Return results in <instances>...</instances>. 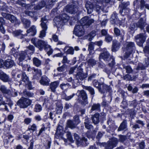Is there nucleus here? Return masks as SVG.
<instances>
[{
  "mask_svg": "<svg viewBox=\"0 0 149 149\" xmlns=\"http://www.w3.org/2000/svg\"><path fill=\"white\" fill-rule=\"evenodd\" d=\"M110 22L112 24H117L120 23V21L117 17V15L116 13H113L112 14L110 18Z\"/></svg>",
  "mask_w": 149,
  "mask_h": 149,
  "instance_id": "19",
  "label": "nucleus"
},
{
  "mask_svg": "<svg viewBox=\"0 0 149 149\" xmlns=\"http://www.w3.org/2000/svg\"><path fill=\"white\" fill-rule=\"evenodd\" d=\"M59 84V82L58 81H55L51 83L50 85V88L51 91L53 92H55L56 91V89Z\"/></svg>",
  "mask_w": 149,
  "mask_h": 149,
  "instance_id": "27",
  "label": "nucleus"
},
{
  "mask_svg": "<svg viewBox=\"0 0 149 149\" xmlns=\"http://www.w3.org/2000/svg\"><path fill=\"white\" fill-rule=\"evenodd\" d=\"M48 19V17L47 16H45L41 18V26L42 29H46L47 28V23Z\"/></svg>",
  "mask_w": 149,
  "mask_h": 149,
  "instance_id": "18",
  "label": "nucleus"
},
{
  "mask_svg": "<svg viewBox=\"0 0 149 149\" xmlns=\"http://www.w3.org/2000/svg\"><path fill=\"white\" fill-rule=\"evenodd\" d=\"M100 0H94V1L96 3L95 5L96 11L98 13L101 11H103V8L102 6V3L100 2Z\"/></svg>",
  "mask_w": 149,
  "mask_h": 149,
  "instance_id": "20",
  "label": "nucleus"
},
{
  "mask_svg": "<svg viewBox=\"0 0 149 149\" xmlns=\"http://www.w3.org/2000/svg\"><path fill=\"white\" fill-rule=\"evenodd\" d=\"M118 142L117 139L116 138H112L110 139L107 143H100V146H104L106 149H113L116 146Z\"/></svg>",
  "mask_w": 149,
  "mask_h": 149,
  "instance_id": "3",
  "label": "nucleus"
},
{
  "mask_svg": "<svg viewBox=\"0 0 149 149\" xmlns=\"http://www.w3.org/2000/svg\"><path fill=\"white\" fill-rule=\"evenodd\" d=\"M100 105L99 104H93L92 106L91 109V111L97 110L98 111L100 110Z\"/></svg>",
  "mask_w": 149,
  "mask_h": 149,
  "instance_id": "41",
  "label": "nucleus"
},
{
  "mask_svg": "<svg viewBox=\"0 0 149 149\" xmlns=\"http://www.w3.org/2000/svg\"><path fill=\"white\" fill-rule=\"evenodd\" d=\"M0 90L2 93L4 95L5 97H6V95H10L13 96V95L10 94V90L7 89L5 86L2 85H1L0 87Z\"/></svg>",
  "mask_w": 149,
  "mask_h": 149,
  "instance_id": "21",
  "label": "nucleus"
},
{
  "mask_svg": "<svg viewBox=\"0 0 149 149\" xmlns=\"http://www.w3.org/2000/svg\"><path fill=\"white\" fill-rule=\"evenodd\" d=\"M25 13L26 15L29 16L31 17H33L34 15V12L29 10L25 11Z\"/></svg>",
  "mask_w": 149,
  "mask_h": 149,
  "instance_id": "60",
  "label": "nucleus"
},
{
  "mask_svg": "<svg viewBox=\"0 0 149 149\" xmlns=\"http://www.w3.org/2000/svg\"><path fill=\"white\" fill-rule=\"evenodd\" d=\"M37 129V126L35 124L33 123L32 125L29 126L27 131H32L33 132L35 131Z\"/></svg>",
  "mask_w": 149,
  "mask_h": 149,
  "instance_id": "44",
  "label": "nucleus"
},
{
  "mask_svg": "<svg viewBox=\"0 0 149 149\" xmlns=\"http://www.w3.org/2000/svg\"><path fill=\"white\" fill-rule=\"evenodd\" d=\"M87 77V74L83 72L82 69L80 67L77 68V74L76 76L77 79H79L81 80H84Z\"/></svg>",
  "mask_w": 149,
  "mask_h": 149,
  "instance_id": "11",
  "label": "nucleus"
},
{
  "mask_svg": "<svg viewBox=\"0 0 149 149\" xmlns=\"http://www.w3.org/2000/svg\"><path fill=\"white\" fill-rule=\"evenodd\" d=\"M79 82V81L78 80V79H74L72 80V84L74 87H76L78 85V84Z\"/></svg>",
  "mask_w": 149,
  "mask_h": 149,
  "instance_id": "59",
  "label": "nucleus"
},
{
  "mask_svg": "<svg viewBox=\"0 0 149 149\" xmlns=\"http://www.w3.org/2000/svg\"><path fill=\"white\" fill-rule=\"evenodd\" d=\"M145 20L142 18H141L139 21L136 24L137 27L141 29H143L146 25Z\"/></svg>",
  "mask_w": 149,
  "mask_h": 149,
  "instance_id": "24",
  "label": "nucleus"
},
{
  "mask_svg": "<svg viewBox=\"0 0 149 149\" xmlns=\"http://www.w3.org/2000/svg\"><path fill=\"white\" fill-rule=\"evenodd\" d=\"M96 3H94L93 4L90 2H87L86 4V8L87 9V13L88 14L91 13L93 11V8H95L96 11V9L95 7Z\"/></svg>",
  "mask_w": 149,
  "mask_h": 149,
  "instance_id": "13",
  "label": "nucleus"
},
{
  "mask_svg": "<svg viewBox=\"0 0 149 149\" xmlns=\"http://www.w3.org/2000/svg\"><path fill=\"white\" fill-rule=\"evenodd\" d=\"M71 85L68 83L66 84L62 83L61 84L60 86L61 88L63 90H66L69 88Z\"/></svg>",
  "mask_w": 149,
  "mask_h": 149,
  "instance_id": "38",
  "label": "nucleus"
},
{
  "mask_svg": "<svg viewBox=\"0 0 149 149\" xmlns=\"http://www.w3.org/2000/svg\"><path fill=\"white\" fill-rule=\"evenodd\" d=\"M122 4L123 5V7L124 8L122 9H120V13L122 15H124L125 14V11L127 10V9L125 8H126L127 6L129 5V2H123L122 3Z\"/></svg>",
  "mask_w": 149,
  "mask_h": 149,
  "instance_id": "37",
  "label": "nucleus"
},
{
  "mask_svg": "<svg viewBox=\"0 0 149 149\" xmlns=\"http://www.w3.org/2000/svg\"><path fill=\"white\" fill-rule=\"evenodd\" d=\"M63 107L61 104H60L58 105L57 106L56 108V113L60 114L61 113L62 111V109Z\"/></svg>",
  "mask_w": 149,
  "mask_h": 149,
  "instance_id": "49",
  "label": "nucleus"
},
{
  "mask_svg": "<svg viewBox=\"0 0 149 149\" xmlns=\"http://www.w3.org/2000/svg\"><path fill=\"white\" fill-rule=\"evenodd\" d=\"M23 31L20 30H16L12 32L13 36L15 37H17L20 39L24 38V35L22 34Z\"/></svg>",
  "mask_w": 149,
  "mask_h": 149,
  "instance_id": "16",
  "label": "nucleus"
},
{
  "mask_svg": "<svg viewBox=\"0 0 149 149\" xmlns=\"http://www.w3.org/2000/svg\"><path fill=\"white\" fill-rule=\"evenodd\" d=\"M10 94L13 95V96L10 95H8L9 97H15L17 96V92L14 90V92L13 91H11L10 90Z\"/></svg>",
  "mask_w": 149,
  "mask_h": 149,
  "instance_id": "58",
  "label": "nucleus"
},
{
  "mask_svg": "<svg viewBox=\"0 0 149 149\" xmlns=\"http://www.w3.org/2000/svg\"><path fill=\"white\" fill-rule=\"evenodd\" d=\"M64 51L68 54L73 55L74 53V49L71 47H65L64 49Z\"/></svg>",
  "mask_w": 149,
  "mask_h": 149,
  "instance_id": "30",
  "label": "nucleus"
},
{
  "mask_svg": "<svg viewBox=\"0 0 149 149\" xmlns=\"http://www.w3.org/2000/svg\"><path fill=\"white\" fill-rule=\"evenodd\" d=\"M49 80L46 76H44L42 77L40 81L41 84L44 85H48L49 84Z\"/></svg>",
  "mask_w": 149,
  "mask_h": 149,
  "instance_id": "31",
  "label": "nucleus"
},
{
  "mask_svg": "<svg viewBox=\"0 0 149 149\" xmlns=\"http://www.w3.org/2000/svg\"><path fill=\"white\" fill-rule=\"evenodd\" d=\"M99 114L96 113L92 117L93 122L95 124H97L99 123Z\"/></svg>",
  "mask_w": 149,
  "mask_h": 149,
  "instance_id": "33",
  "label": "nucleus"
},
{
  "mask_svg": "<svg viewBox=\"0 0 149 149\" xmlns=\"http://www.w3.org/2000/svg\"><path fill=\"white\" fill-rule=\"evenodd\" d=\"M31 42L34 45L38 48L39 50L42 51L44 48V49L46 48L49 47L47 41L42 40H38L37 38H33L31 40Z\"/></svg>",
  "mask_w": 149,
  "mask_h": 149,
  "instance_id": "1",
  "label": "nucleus"
},
{
  "mask_svg": "<svg viewBox=\"0 0 149 149\" xmlns=\"http://www.w3.org/2000/svg\"><path fill=\"white\" fill-rule=\"evenodd\" d=\"M31 103V101L29 99L22 97L17 102V104L20 108H26L30 105Z\"/></svg>",
  "mask_w": 149,
  "mask_h": 149,
  "instance_id": "5",
  "label": "nucleus"
},
{
  "mask_svg": "<svg viewBox=\"0 0 149 149\" xmlns=\"http://www.w3.org/2000/svg\"><path fill=\"white\" fill-rule=\"evenodd\" d=\"M88 143L87 139L85 137H83L77 143V145L78 146L82 145L83 146H86Z\"/></svg>",
  "mask_w": 149,
  "mask_h": 149,
  "instance_id": "25",
  "label": "nucleus"
},
{
  "mask_svg": "<svg viewBox=\"0 0 149 149\" xmlns=\"http://www.w3.org/2000/svg\"><path fill=\"white\" fill-rule=\"evenodd\" d=\"M0 79L4 82H9L10 80L8 75L3 72L0 73Z\"/></svg>",
  "mask_w": 149,
  "mask_h": 149,
  "instance_id": "22",
  "label": "nucleus"
},
{
  "mask_svg": "<svg viewBox=\"0 0 149 149\" xmlns=\"http://www.w3.org/2000/svg\"><path fill=\"white\" fill-rule=\"evenodd\" d=\"M77 10V7L72 5L70 6H67L65 8V10L70 13H74L76 12Z\"/></svg>",
  "mask_w": 149,
  "mask_h": 149,
  "instance_id": "15",
  "label": "nucleus"
},
{
  "mask_svg": "<svg viewBox=\"0 0 149 149\" xmlns=\"http://www.w3.org/2000/svg\"><path fill=\"white\" fill-rule=\"evenodd\" d=\"M77 94L78 96H80L81 97L82 101L81 102V104H82L85 105L88 104L87 95L84 90L78 91Z\"/></svg>",
  "mask_w": 149,
  "mask_h": 149,
  "instance_id": "9",
  "label": "nucleus"
},
{
  "mask_svg": "<svg viewBox=\"0 0 149 149\" xmlns=\"http://www.w3.org/2000/svg\"><path fill=\"white\" fill-rule=\"evenodd\" d=\"M63 130V127L61 125H58L57 127L56 133L57 134H61Z\"/></svg>",
  "mask_w": 149,
  "mask_h": 149,
  "instance_id": "48",
  "label": "nucleus"
},
{
  "mask_svg": "<svg viewBox=\"0 0 149 149\" xmlns=\"http://www.w3.org/2000/svg\"><path fill=\"white\" fill-rule=\"evenodd\" d=\"M5 24V22L3 18L0 17V31L3 34L5 33V30L3 27V25Z\"/></svg>",
  "mask_w": 149,
  "mask_h": 149,
  "instance_id": "29",
  "label": "nucleus"
},
{
  "mask_svg": "<svg viewBox=\"0 0 149 149\" xmlns=\"http://www.w3.org/2000/svg\"><path fill=\"white\" fill-rule=\"evenodd\" d=\"M120 43L116 40H113V44L111 50L113 52L117 51L120 47Z\"/></svg>",
  "mask_w": 149,
  "mask_h": 149,
  "instance_id": "17",
  "label": "nucleus"
},
{
  "mask_svg": "<svg viewBox=\"0 0 149 149\" xmlns=\"http://www.w3.org/2000/svg\"><path fill=\"white\" fill-rule=\"evenodd\" d=\"M95 36V31H92L87 36L89 38V40L91 41L92 40V39Z\"/></svg>",
  "mask_w": 149,
  "mask_h": 149,
  "instance_id": "50",
  "label": "nucleus"
},
{
  "mask_svg": "<svg viewBox=\"0 0 149 149\" xmlns=\"http://www.w3.org/2000/svg\"><path fill=\"white\" fill-rule=\"evenodd\" d=\"M49 47L46 48V49H45V50L46 51H47V54L48 56H50L52 53L53 50L51 48V46L49 45Z\"/></svg>",
  "mask_w": 149,
  "mask_h": 149,
  "instance_id": "55",
  "label": "nucleus"
},
{
  "mask_svg": "<svg viewBox=\"0 0 149 149\" xmlns=\"http://www.w3.org/2000/svg\"><path fill=\"white\" fill-rule=\"evenodd\" d=\"M143 52L146 55L149 54V46H146L143 48Z\"/></svg>",
  "mask_w": 149,
  "mask_h": 149,
  "instance_id": "57",
  "label": "nucleus"
},
{
  "mask_svg": "<svg viewBox=\"0 0 149 149\" xmlns=\"http://www.w3.org/2000/svg\"><path fill=\"white\" fill-rule=\"evenodd\" d=\"M22 21L26 27H28L30 26L31 22L29 20L23 18L22 19Z\"/></svg>",
  "mask_w": 149,
  "mask_h": 149,
  "instance_id": "46",
  "label": "nucleus"
},
{
  "mask_svg": "<svg viewBox=\"0 0 149 149\" xmlns=\"http://www.w3.org/2000/svg\"><path fill=\"white\" fill-rule=\"evenodd\" d=\"M149 65V58H148L146 60V64L144 65H142L140 64L139 65L138 67L137 68V70L144 69L146 67H147Z\"/></svg>",
  "mask_w": 149,
  "mask_h": 149,
  "instance_id": "35",
  "label": "nucleus"
},
{
  "mask_svg": "<svg viewBox=\"0 0 149 149\" xmlns=\"http://www.w3.org/2000/svg\"><path fill=\"white\" fill-rule=\"evenodd\" d=\"M67 125L71 129L74 128L76 126V125L71 120H68V121Z\"/></svg>",
  "mask_w": 149,
  "mask_h": 149,
  "instance_id": "40",
  "label": "nucleus"
},
{
  "mask_svg": "<svg viewBox=\"0 0 149 149\" xmlns=\"http://www.w3.org/2000/svg\"><path fill=\"white\" fill-rule=\"evenodd\" d=\"M96 64V61L92 58L90 59L88 61V64L89 67L93 66Z\"/></svg>",
  "mask_w": 149,
  "mask_h": 149,
  "instance_id": "43",
  "label": "nucleus"
},
{
  "mask_svg": "<svg viewBox=\"0 0 149 149\" xmlns=\"http://www.w3.org/2000/svg\"><path fill=\"white\" fill-rule=\"evenodd\" d=\"M47 28L46 29H43L40 31L39 37L40 38H42L45 36L46 34L45 31L47 30Z\"/></svg>",
  "mask_w": 149,
  "mask_h": 149,
  "instance_id": "54",
  "label": "nucleus"
},
{
  "mask_svg": "<svg viewBox=\"0 0 149 149\" xmlns=\"http://www.w3.org/2000/svg\"><path fill=\"white\" fill-rule=\"evenodd\" d=\"M31 121V119L29 118H26L24 119V122L27 125L30 124Z\"/></svg>",
  "mask_w": 149,
  "mask_h": 149,
  "instance_id": "62",
  "label": "nucleus"
},
{
  "mask_svg": "<svg viewBox=\"0 0 149 149\" xmlns=\"http://www.w3.org/2000/svg\"><path fill=\"white\" fill-rule=\"evenodd\" d=\"M127 127V121L125 120H123L120 124L118 129V131H121L126 129Z\"/></svg>",
  "mask_w": 149,
  "mask_h": 149,
  "instance_id": "32",
  "label": "nucleus"
},
{
  "mask_svg": "<svg viewBox=\"0 0 149 149\" xmlns=\"http://www.w3.org/2000/svg\"><path fill=\"white\" fill-rule=\"evenodd\" d=\"M83 26L82 25H76L74 28V33L78 37H81L83 36L84 34Z\"/></svg>",
  "mask_w": 149,
  "mask_h": 149,
  "instance_id": "10",
  "label": "nucleus"
},
{
  "mask_svg": "<svg viewBox=\"0 0 149 149\" xmlns=\"http://www.w3.org/2000/svg\"><path fill=\"white\" fill-rule=\"evenodd\" d=\"M112 40V36L109 34L107 35L105 38L106 41L107 42H111Z\"/></svg>",
  "mask_w": 149,
  "mask_h": 149,
  "instance_id": "56",
  "label": "nucleus"
},
{
  "mask_svg": "<svg viewBox=\"0 0 149 149\" xmlns=\"http://www.w3.org/2000/svg\"><path fill=\"white\" fill-rule=\"evenodd\" d=\"M94 20L93 19H90L88 16H85L82 18L80 21L81 24L84 26H89L93 23Z\"/></svg>",
  "mask_w": 149,
  "mask_h": 149,
  "instance_id": "12",
  "label": "nucleus"
},
{
  "mask_svg": "<svg viewBox=\"0 0 149 149\" xmlns=\"http://www.w3.org/2000/svg\"><path fill=\"white\" fill-rule=\"evenodd\" d=\"M65 66L63 65L61 67L57 68V70L59 72H62L65 70Z\"/></svg>",
  "mask_w": 149,
  "mask_h": 149,
  "instance_id": "63",
  "label": "nucleus"
},
{
  "mask_svg": "<svg viewBox=\"0 0 149 149\" xmlns=\"http://www.w3.org/2000/svg\"><path fill=\"white\" fill-rule=\"evenodd\" d=\"M42 110V107L39 104H37L36 105L34 108V111L36 112H39Z\"/></svg>",
  "mask_w": 149,
  "mask_h": 149,
  "instance_id": "47",
  "label": "nucleus"
},
{
  "mask_svg": "<svg viewBox=\"0 0 149 149\" xmlns=\"http://www.w3.org/2000/svg\"><path fill=\"white\" fill-rule=\"evenodd\" d=\"M147 36L145 33H139L135 36L137 44L140 47L143 46V44L146 39Z\"/></svg>",
  "mask_w": 149,
  "mask_h": 149,
  "instance_id": "6",
  "label": "nucleus"
},
{
  "mask_svg": "<svg viewBox=\"0 0 149 149\" xmlns=\"http://www.w3.org/2000/svg\"><path fill=\"white\" fill-rule=\"evenodd\" d=\"M4 66L7 68H10L15 65L14 61L11 59H8L6 60L3 63Z\"/></svg>",
  "mask_w": 149,
  "mask_h": 149,
  "instance_id": "23",
  "label": "nucleus"
},
{
  "mask_svg": "<svg viewBox=\"0 0 149 149\" xmlns=\"http://www.w3.org/2000/svg\"><path fill=\"white\" fill-rule=\"evenodd\" d=\"M21 81L24 82L26 84H29V78L25 73H23L22 74Z\"/></svg>",
  "mask_w": 149,
  "mask_h": 149,
  "instance_id": "36",
  "label": "nucleus"
},
{
  "mask_svg": "<svg viewBox=\"0 0 149 149\" xmlns=\"http://www.w3.org/2000/svg\"><path fill=\"white\" fill-rule=\"evenodd\" d=\"M66 135L67 136L68 139L71 142L73 143L74 142V140L72 139V137L71 135V133L70 132H67Z\"/></svg>",
  "mask_w": 149,
  "mask_h": 149,
  "instance_id": "51",
  "label": "nucleus"
},
{
  "mask_svg": "<svg viewBox=\"0 0 149 149\" xmlns=\"http://www.w3.org/2000/svg\"><path fill=\"white\" fill-rule=\"evenodd\" d=\"M109 60L111 61L110 63H109V65L111 67H113L115 64L114 60L112 57Z\"/></svg>",
  "mask_w": 149,
  "mask_h": 149,
  "instance_id": "61",
  "label": "nucleus"
},
{
  "mask_svg": "<svg viewBox=\"0 0 149 149\" xmlns=\"http://www.w3.org/2000/svg\"><path fill=\"white\" fill-rule=\"evenodd\" d=\"M126 49L127 50L124 55V57L126 58H129L131 54L134 52L135 50L134 44L132 42H127L126 44Z\"/></svg>",
  "mask_w": 149,
  "mask_h": 149,
  "instance_id": "2",
  "label": "nucleus"
},
{
  "mask_svg": "<svg viewBox=\"0 0 149 149\" xmlns=\"http://www.w3.org/2000/svg\"><path fill=\"white\" fill-rule=\"evenodd\" d=\"M29 50H25V51L21 52L18 55L19 62L18 64L21 66H22L23 64L22 61L24 60H30L31 58L30 56L28 54L29 53Z\"/></svg>",
  "mask_w": 149,
  "mask_h": 149,
  "instance_id": "4",
  "label": "nucleus"
},
{
  "mask_svg": "<svg viewBox=\"0 0 149 149\" xmlns=\"http://www.w3.org/2000/svg\"><path fill=\"white\" fill-rule=\"evenodd\" d=\"M33 60L34 65L36 67H38L41 65V61L38 58L34 57Z\"/></svg>",
  "mask_w": 149,
  "mask_h": 149,
  "instance_id": "34",
  "label": "nucleus"
},
{
  "mask_svg": "<svg viewBox=\"0 0 149 149\" xmlns=\"http://www.w3.org/2000/svg\"><path fill=\"white\" fill-rule=\"evenodd\" d=\"M23 95L26 97H31L33 95V94L26 91H24L23 92Z\"/></svg>",
  "mask_w": 149,
  "mask_h": 149,
  "instance_id": "52",
  "label": "nucleus"
},
{
  "mask_svg": "<svg viewBox=\"0 0 149 149\" xmlns=\"http://www.w3.org/2000/svg\"><path fill=\"white\" fill-rule=\"evenodd\" d=\"M93 85L94 86L97 88H99V91H100L101 93H104V91H102L101 89V88H100V85L99 83L97 82V81L96 80H94L93 82Z\"/></svg>",
  "mask_w": 149,
  "mask_h": 149,
  "instance_id": "39",
  "label": "nucleus"
},
{
  "mask_svg": "<svg viewBox=\"0 0 149 149\" xmlns=\"http://www.w3.org/2000/svg\"><path fill=\"white\" fill-rule=\"evenodd\" d=\"M84 88L89 91L91 94L93 95L95 94V92L93 88L90 86H86Z\"/></svg>",
  "mask_w": 149,
  "mask_h": 149,
  "instance_id": "42",
  "label": "nucleus"
},
{
  "mask_svg": "<svg viewBox=\"0 0 149 149\" xmlns=\"http://www.w3.org/2000/svg\"><path fill=\"white\" fill-rule=\"evenodd\" d=\"M28 34H29V35L33 36L35 35L36 33V27L34 26H32L29 30L27 31Z\"/></svg>",
  "mask_w": 149,
  "mask_h": 149,
  "instance_id": "28",
  "label": "nucleus"
},
{
  "mask_svg": "<svg viewBox=\"0 0 149 149\" xmlns=\"http://www.w3.org/2000/svg\"><path fill=\"white\" fill-rule=\"evenodd\" d=\"M56 0H44L34 7L35 10H38L44 7L45 5H50Z\"/></svg>",
  "mask_w": 149,
  "mask_h": 149,
  "instance_id": "8",
  "label": "nucleus"
},
{
  "mask_svg": "<svg viewBox=\"0 0 149 149\" xmlns=\"http://www.w3.org/2000/svg\"><path fill=\"white\" fill-rule=\"evenodd\" d=\"M102 51L103 52L101 53L99 56V59L101 60L103 59L106 61H109V59L112 57L110 54L107 52V49L104 48L102 49Z\"/></svg>",
  "mask_w": 149,
  "mask_h": 149,
  "instance_id": "7",
  "label": "nucleus"
},
{
  "mask_svg": "<svg viewBox=\"0 0 149 149\" xmlns=\"http://www.w3.org/2000/svg\"><path fill=\"white\" fill-rule=\"evenodd\" d=\"M114 31V33L116 36H120L121 39L120 42H122V41L123 40L124 36L125 33L124 31L122 30L120 31L117 28H115Z\"/></svg>",
  "mask_w": 149,
  "mask_h": 149,
  "instance_id": "14",
  "label": "nucleus"
},
{
  "mask_svg": "<svg viewBox=\"0 0 149 149\" xmlns=\"http://www.w3.org/2000/svg\"><path fill=\"white\" fill-rule=\"evenodd\" d=\"M94 45L93 43L90 42L88 45V50L89 51L90 54H92L94 53Z\"/></svg>",
  "mask_w": 149,
  "mask_h": 149,
  "instance_id": "45",
  "label": "nucleus"
},
{
  "mask_svg": "<svg viewBox=\"0 0 149 149\" xmlns=\"http://www.w3.org/2000/svg\"><path fill=\"white\" fill-rule=\"evenodd\" d=\"M107 123L110 126H112L114 125V123L113 121L109 118L108 120Z\"/></svg>",
  "mask_w": 149,
  "mask_h": 149,
  "instance_id": "64",
  "label": "nucleus"
},
{
  "mask_svg": "<svg viewBox=\"0 0 149 149\" xmlns=\"http://www.w3.org/2000/svg\"><path fill=\"white\" fill-rule=\"evenodd\" d=\"M8 19L12 23H14L15 24H19L20 23L19 20L17 19L14 16L11 14H10Z\"/></svg>",
  "mask_w": 149,
  "mask_h": 149,
  "instance_id": "26",
  "label": "nucleus"
},
{
  "mask_svg": "<svg viewBox=\"0 0 149 149\" xmlns=\"http://www.w3.org/2000/svg\"><path fill=\"white\" fill-rule=\"evenodd\" d=\"M123 68H125L126 70V72L128 73H131L132 72V70L131 67L129 66H125L124 65H123Z\"/></svg>",
  "mask_w": 149,
  "mask_h": 149,
  "instance_id": "53",
  "label": "nucleus"
}]
</instances>
